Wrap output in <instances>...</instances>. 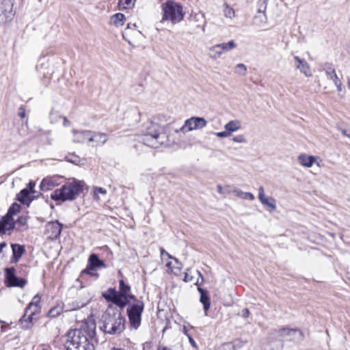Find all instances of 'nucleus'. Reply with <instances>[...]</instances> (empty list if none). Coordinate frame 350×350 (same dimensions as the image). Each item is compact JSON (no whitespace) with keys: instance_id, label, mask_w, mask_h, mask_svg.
<instances>
[{"instance_id":"obj_30","label":"nucleus","mask_w":350,"mask_h":350,"mask_svg":"<svg viewBox=\"0 0 350 350\" xmlns=\"http://www.w3.org/2000/svg\"><path fill=\"white\" fill-rule=\"evenodd\" d=\"M62 312L63 307L61 305H57L49 310L48 317L55 318L59 316Z\"/></svg>"},{"instance_id":"obj_18","label":"nucleus","mask_w":350,"mask_h":350,"mask_svg":"<svg viewBox=\"0 0 350 350\" xmlns=\"http://www.w3.org/2000/svg\"><path fill=\"white\" fill-rule=\"evenodd\" d=\"M84 133H85V135H86V138H87L86 141H88L89 142H98V140L97 139V137L103 138V140L101 142L102 144H105L108 140L107 135L104 133H100V132L96 133V132H93L92 131H89L88 132H86Z\"/></svg>"},{"instance_id":"obj_62","label":"nucleus","mask_w":350,"mask_h":350,"mask_svg":"<svg viewBox=\"0 0 350 350\" xmlns=\"http://www.w3.org/2000/svg\"><path fill=\"white\" fill-rule=\"evenodd\" d=\"M347 85H348V88L350 89V77H347Z\"/></svg>"},{"instance_id":"obj_4","label":"nucleus","mask_w":350,"mask_h":350,"mask_svg":"<svg viewBox=\"0 0 350 350\" xmlns=\"http://www.w3.org/2000/svg\"><path fill=\"white\" fill-rule=\"evenodd\" d=\"M21 206L16 202L13 203L7 213L0 219V236L11 234L15 228L13 217L20 212Z\"/></svg>"},{"instance_id":"obj_64","label":"nucleus","mask_w":350,"mask_h":350,"mask_svg":"<svg viewBox=\"0 0 350 350\" xmlns=\"http://www.w3.org/2000/svg\"><path fill=\"white\" fill-rule=\"evenodd\" d=\"M111 350H124V349H120V348L113 347V348L111 349Z\"/></svg>"},{"instance_id":"obj_21","label":"nucleus","mask_w":350,"mask_h":350,"mask_svg":"<svg viewBox=\"0 0 350 350\" xmlns=\"http://www.w3.org/2000/svg\"><path fill=\"white\" fill-rule=\"evenodd\" d=\"M298 161L302 166L310 167L316 161V158L314 156L301 154L298 157Z\"/></svg>"},{"instance_id":"obj_58","label":"nucleus","mask_w":350,"mask_h":350,"mask_svg":"<svg viewBox=\"0 0 350 350\" xmlns=\"http://www.w3.org/2000/svg\"><path fill=\"white\" fill-rule=\"evenodd\" d=\"M217 190L218 193H221V194L224 193V190H223V188H222V187H221L220 185H218L217 186Z\"/></svg>"},{"instance_id":"obj_61","label":"nucleus","mask_w":350,"mask_h":350,"mask_svg":"<svg viewBox=\"0 0 350 350\" xmlns=\"http://www.w3.org/2000/svg\"><path fill=\"white\" fill-rule=\"evenodd\" d=\"M69 124V121L66 117H64V125L67 126Z\"/></svg>"},{"instance_id":"obj_23","label":"nucleus","mask_w":350,"mask_h":350,"mask_svg":"<svg viewBox=\"0 0 350 350\" xmlns=\"http://www.w3.org/2000/svg\"><path fill=\"white\" fill-rule=\"evenodd\" d=\"M262 204L267 207L269 212H273L276 209L275 200L272 197H265L259 200Z\"/></svg>"},{"instance_id":"obj_43","label":"nucleus","mask_w":350,"mask_h":350,"mask_svg":"<svg viewBox=\"0 0 350 350\" xmlns=\"http://www.w3.org/2000/svg\"><path fill=\"white\" fill-rule=\"evenodd\" d=\"M183 333L188 337L190 344L193 347H197V345H196L195 340H193V338L191 337V336L189 333V329H183Z\"/></svg>"},{"instance_id":"obj_47","label":"nucleus","mask_w":350,"mask_h":350,"mask_svg":"<svg viewBox=\"0 0 350 350\" xmlns=\"http://www.w3.org/2000/svg\"><path fill=\"white\" fill-rule=\"evenodd\" d=\"M189 270L187 269V271H189ZM193 280V276L190 275L189 272H186L185 273V277H184V281L186 282H192Z\"/></svg>"},{"instance_id":"obj_39","label":"nucleus","mask_w":350,"mask_h":350,"mask_svg":"<svg viewBox=\"0 0 350 350\" xmlns=\"http://www.w3.org/2000/svg\"><path fill=\"white\" fill-rule=\"evenodd\" d=\"M247 67L243 64H238L236 66V72L240 75H245L246 74Z\"/></svg>"},{"instance_id":"obj_28","label":"nucleus","mask_w":350,"mask_h":350,"mask_svg":"<svg viewBox=\"0 0 350 350\" xmlns=\"http://www.w3.org/2000/svg\"><path fill=\"white\" fill-rule=\"evenodd\" d=\"M221 54L222 51L217 44H215L209 49L208 55L212 59H216L219 57Z\"/></svg>"},{"instance_id":"obj_33","label":"nucleus","mask_w":350,"mask_h":350,"mask_svg":"<svg viewBox=\"0 0 350 350\" xmlns=\"http://www.w3.org/2000/svg\"><path fill=\"white\" fill-rule=\"evenodd\" d=\"M217 45L219 46V48L221 49V51L222 52L232 50L234 48H236V46H237V44L234 40H230L227 43L224 42V43L218 44Z\"/></svg>"},{"instance_id":"obj_29","label":"nucleus","mask_w":350,"mask_h":350,"mask_svg":"<svg viewBox=\"0 0 350 350\" xmlns=\"http://www.w3.org/2000/svg\"><path fill=\"white\" fill-rule=\"evenodd\" d=\"M234 193L235 195L242 199L244 200H254V196L250 192H243L241 190L239 189H235L234 190Z\"/></svg>"},{"instance_id":"obj_46","label":"nucleus","mask_w":350,"mask_h":350,"mask_svg":"<svg viewBox=\"0 0 350 350\" xmlns=\"http://www.w3.org/2000/svg\"><path fill=\"white\" fill-rule=\"evenodd\" d=\"M196 273L198 275V278L197 281L196 282L195 284H196V285H201L204 282L203 275L201 273V272L198 271V270L196 271Z\"/></svg>"},{"instance_id":"obj_10","label":"nucleus","mask_w":350,"mask_h":350,"mask_svg":"<svg viewBox=\"0 0 350 350\" xmlns=\"http://www.w3.org/2000/svg\"><path fill=\"white\" fill-rule=\"evenodd\" d=\"M63 225L58 221L48 222L46 224L45 234L52 240L57 239L62 232Z\"/></svg>"},{"instance_id":"obj_54","label":"nucleus","mask_w":350,"mask_h":350,"mask_svg":"<svg viewBox=\"0 0 350 350\" xmlns=\"http://www.w3.org/2000/svg\"><path fill=\"white\" fill-rule=\"evenodd\" d=\"M103 332L109 334H116L118 329H101Z\"/></svg>"},{"instance_id":"obj_53","label":"nucleus","mask_w":350,"mask_h":350,"mask_svg":"<svg viewBox=\"0 0 350 350\" xmlns=\"http://www.w3.org/2000/svg\"><path fill=\"white\" fill-rule=\"evenodd\" d=\"M339 131L341 132V133L346 137H348L350 138V131L343 129H339Z\"/></svg>"},{"instance_id":"obj_19","label":"nucleus","mask_w":350,"mask_h":350,"mask_svg":"<svg viewBox=\"0 0 350 350\" xmlns=\"http://www.w3.org/2000/svg\"><path fill=\"white\" fill-rule=\"evenodd\" d=\"M30 194V189L24 188L17 194L16 199L22 204L29 205L32 201Z\"/></svg>"},{"instance_id":"obj_14","label":"nucleus","mask_w":350,"mask_h":350,"mask_svg":"<svg viewBox=\"0 0 350 350\" xmlns=\"http://www.w3.org/2000/svg\"><path fill=\"white\" fill-rule=\"evenodd\" d=\"M12 4L9 0H3L0 3V24L5 23L9 18L12 10Z\"/></svg>"},{"instance_id":"obj_51","label":"nucleus","mask_w":350,"mask_h":350,"mask_svg":"<svg viewBox=\"0 0 350 350\" xmlns=\"http://www.w3.org/2000/svg\"><path fill=\"white\" fill-rule=\"evenodd\" d=\"M34 187H35V183L32 181H30L28 185H27V187L26 188H28L29 189H30V193H34L35 191H34Z\"/></svg>"},{"instance_id":"obj_45","label":"nucleus","mask_w":350,"mask_h":350,"mask_svg":"<svg viewBox=\"0 0 350 350\" xmlns=\"http://www.w3.org/2000/svg\"><path fill=\"white\" fill-rule=\"evenodd\" d=\"M233 141L237 143H244L246 142L243 135H239L234 137Z\"/></svg>"},{"instance_id":"obj_3","label":"nucleus","mask_w":350,"mask_h":350,"mask_svg":"<svg viewBox=\"0 0 350 350\" xmlns=\"http://www.w3.org/2000/svg\"><path fill=\"white\" fill-rule=\"evenodd\" d=\"M162 12V21H169L172 24H176L183 20V6L174 1L169 0L163 3Z\"/></svg>"},{"instance_id":"obj_35","label":"nucleus","mask_w":350,"mask_h":350,"mask_svg":"<svg viewBox=\"0 0 350 350\" xmlns=\"http://www.w3.org/2000/svg\"><path fill=\"white\" fill-rule=\"evenodd\" d=\"M269 0H258L257 2V12L262 13L265 16V11L267 10Z\"/></svg>"},{"instance_id":"obj_40","label":"nucleus","mask_w":350,"mask_h":350,"mask_svg":"<svg viewBox=\"0 0 350 350\" xmlns=\"http://www.w3.org/2000/svg\"><path fill=\"white\" fill-rule=\"evenodd\" d=\"M15 225L18 224L21 226H24L27 224V217L25 215H21L18 217V219L14 221Z\"/></svg>"},{"instance_id":"obj_48","label":"nucleus","mask_w":350,"mask_h":350,"mask_svg":"<svg viewBox=\"0 0 350 350\" xmlns=\"http://www.w3.org/2000/svg\"><path fill=\"white\" fill-rule=\"evenodd\" d=\"M106 193H107L106 189H105L103 187H96L94 189V194H95V196H97L98 193L106 194Z\"/></svg>"},{"instance_id":"obj_13","label":"nucleus","mask_w":350,"mask_h":350,"mask_svg":"<svg viewBox=\"0 0 350 350\" xmlns=\"http://www.w3.org/2000/svg\"><path fill=\"white\" fill-rule=\"evenodd\" d=\"M323 70L325 71L327 77L333 81L338 91L340 92L342 90V82L338 79L333 64L331 63H326L324 66Z\"/></svg>"},{"instance_id":"obj_9","label":"nucleus","mask_w":350,"mask_h":350,"mask_svg":"<svg viewBox=\"0 0 350 350\" xmlns=\"http://www.w3.org/2000/svg\"><path fill=\"white\" fill-rule=\"evenodd\" d=\"M207 121L201 117H191L185 120L183 126L180 129L181 131L187 132L193 130L201 129L205 127Z\"/></svg>"},{"instance_id":"obj_42","label":"nucleus","mask_w":350,"mask_h":350,"mask_svg":"<svg viewBox=\"0 0 350 350\" xmlns=\"http://www.w3.org/2000/svg\"><path fill=\"white\" fill-rule=\"evenodd\" d=\"M215 350H233V345L230 342L224 343Z\"/></svg>"},{"instance_id":"obj_37","label":"nucleus","mask_w":350,"mask_h":350,"mask_svg":"<svg viewBox=\"0 0 350 350\" xmlns=\"http://www.w3.org/2000/svg\"><path fill=\"white\" fill-rule=\"evenodd\" d=\"M118 5L123 9L132 8L136 0H118Z\"/></svg>"},{"instance_id":"obj_49","label":"nucleus","mask_w":350,"mask_h":350,"mask_svg":"<svg viewBox=\"0 0 350 350\" xmlns=\"http://www.w3.org/2000/svg\"><path fill=\"white\" fill-rule=\"evenodd\" d=\"M215 135L219 137H228L230 134L228 131H227L226 130L225 131H221V132H218V133H216Z\"/></svg>"},{"instance_id":"obj_56","label":"nucleus","mask_w":350,"mask_h":350,"mask_svg":"<svg viewBox=\"0 0 350 350\" xmlns=\"http://www.w3.org/2000/svg\"><path fill=\"white\" fill-rule=\"evenodd\" d=\"M19 113H18V116L21 117V118H25V109L21 107L19 108Z\"/></svg>"},{"instance_id":"obj_34","label":"nucleus","mask_w":350,"mask_h":350,"mask_svg":"<svg viewBox=\"0 0 350 350\" xmlns=\"http://www.w3.org/2000/svg\"><path fill=\"white\" fill-rule=\"evenodd\" d=\"M65 159L72 164L80 165L81 159L75 153H70L65 157Z\"/></svg>"},{"instance_id":"obj_8","label":"nucleus","mask_w":350,"mask_h":350,"mask_svg":"<svg viewBox=\"0 0 350 350\" xmlns=\"http://www.w3.org/2000/svg\"><path fill=\"white\" fill-rule=\"evenodd\" d=\"M144 310V304H136L127 308V314L131 327L137 328L141 324V317Z\"/></svg>"},{"instance_id":"obj_11","label":"nucleus","mask_w":350,"mask_h":350,"mask_svg":"<svg viewBox=\"0 0 350 350\" xmlns=\"http://www.w3.org/2000/svg\"><path fill=\"white\" fill-rule=\"evenodd\" d=\"M103 297L107 301H111L121 309L126 306V302L122 301L119 296L118 292L114 288H110L107 291V293H103Z\"/></svg>"},{"instance_id":"obj_57","label":"nucleus","mask_w":350,"mask_h":350,"mask_svg":"<svg viewBox=\"0 0 350 350\" xmlns=\"http://www.w3.org/2000/svg\"><path fill=\"white\" fill-rule=\"evenodd\" d=\"M126 299L127 300L129 301V299H135V295H132V294H129V293H127V295H126Z\"/></svg>"},{"instance_id":"obj_12","label":"nucleus","mask_w":350,"mask_h":350,"mask_svg":"<svg viewBox=\"0 0 350 350\" xmlns=\"http://www.w3.org/2000/svg\"><path fill=\"white\" fill-rule=\"evenodd\" d=\"M63 178L59 176H53L44 178L40 185V187L42 191H46L53 189L55 187L60 185Z\"/></svg>"},{"instance_id":"obj_38","label":"nucleus","mask_w":350,"mask_h":350,"mask_svg":"<svg viewBox=\"0 0 350 350\" xmlns=\"http://www.w3.org/2000/svg\"><path fill=\"white\" fill-rule=\"evenodd\" d=\"M247 342V340L246 338H241L234 340L230 343L233 345V350H235L241 348Z\"/></svg>"},{"instance_id":"obj_26","label":"nucleus","mask_w":350,"mask_h":350,"mask_svg":"<svg viewBox=\"0 0 350 350\" xmlns=\"http://www.w3.org/2000/svg\"><path fill=\"white\" fill-rule=\"evenodd\" d=\"M90 299H86L85 300L78 299L73 301L69 308V310H76L80 308H82L87 306L90 303Z\"/></svg>"},{"instance_id":"obj_20","label":"nucleus","mask_w":350,"mask_h":350,"mask_svg":"<svg viewBox=\"0 0 350 350\" xmlns=\"http://www.w3.org/2000/svg\"><path fill=\"white\" fill-rule=\"evenodd\" d=\"M198 291L200 294V301L203 304L204 310L206 311L210 308L211 304L208 292L201 287H198Z\"/></svg>"},{"instance_id":"obj_15","label":"nucleus","mask_w":350,"mask_h":350,"mask_svg":"<svg viewBox=\"0 0 350 350\" xmlns=\"http://www.w3.org/2000/svg\"><path fill=\"white\" fill-rule=\"evenodd\" d=\"M293 58L294 60L295 61L296 68L299 70V71L301 73H303L306 77H311L312 72L308 63L305 59H301L297 55H295Z\"/></svg>"},{"instance_id":"obj_41","label":"nucleus","mask_w":350,"mask_h":350,"mask_svg":"<svg viewBox=\"0 0 350 350\" xmlns=\"http://www.w3.org/2000/svg\"><path fill=\"white\" fill-rule=\"evenodd\" d=\"M85 324L87 325V328H91V327L96 328V323L93 316H90L87 319Z\"/></svg>"},{"instance_id":"obj_50","label":"nucleus","mask_w":350,"mask_h":350,"mask_svg":"<svg viewBox=\"0 0 350 350\" xmlns=\"http://www.w3.org/2000/svg\"><path fill=\"white\" fill-rule=\"evenodd\" d=\"M266 197L265 195V191H264V188L262 186H260L259 188H258V198L259 200L260 199H262L263 198Z\"/></svg>"},{"instance_id":"obj_16","label":"nucleus","mask_w":350,"mask_h":350,"mask_svg":"<svg viewBox=\"0 0 350 350\" xmlns=\"http://www.w3.org/2000/svg\"><path fill=\"white\" fill-rule=\"evenodd\" d=\"M105 267V264L103 260L98 258V256L96 254H92L88 258V265L86 267V271L88 269H96Z\"/></svg>"},{"instance_id":"obj_44","label":"nucleus","mask_w":350,"mask_h":350,"mask_svg":"<svg viewBox=\"0 0 350 350\" xmlns=\"http://www.w3.org/2000/svg\"><path fill=\"white\" fill-rule=\"evenodd\" d=\"M161 256L163 257L166 256L168 258L173 259L176 262H178V260L172 256H171L168 252H167L163 248H161Z\"/></svg>"},{"instance_id":"obj_59","label":"nucleus","mask_w":350,"mask_h":350,"mask_svg":"<svg viewBox=\"0 0 350 350\" xmlns=\"http://www.w3.org/2000/svg\"><path fill=\"white\" fill-rule=\"evenodd\" d=\"M5 247H7V243L5 242L0 243V254L2 252L3 249Z\"/></svg>"},{"instance_id":"obj_25","label":"nucleus","mask_w":350,"mask_h":350,"mask_svg":"<svg viewBox=\"0 0 350 350\" xmlns=\"http://www.w3.org/2000/svg\"><path fill=\"white\" fill-rule=\"evenodd\" d=\"M224 128L230 134L241 128V122L239 120H231L225 124Z\"/></svg>"},{"instance_id":"obj_1","label":"nucleus","mask_w":350,"mask_h":350,"mask_svg":"<svg viewBox=\"0 0 350 350\" xmlns=\"http://www.w3.org/2000/svg\"><path fill=\"white\" fill-rule=\"evenodd\" d=\"M143 132L140 142L147 146L157 148L168 141V137L164 129L152 120L148 121L144 124Z\"/></svg>"},{"instance_id":"obj_36","label":"nucleus","mask_w":350,"mask_h":350,"mask_svg":"<svg viewBox=\"0 0 350 350\" xmlns=\"http://www.w3.org/2000/svg\"><path fill=\"white\" fill-rule=\"evenodd\" d=\"M224 14L226 18H232L235 16V12L233 8H230L228 4H224L223 10Z\"/></svg>"},{"instance_id":"obj_32","label":"nucleus","mask_w":350,"mask_h":350,"mask_svg":"<svg viewBox=\"0 0 350 350\" xmlns=\"http://www.w3.org/2000/svg\"><path fill=\"white\" fill-rule=\"evenodd\" d=\"M287 334L289 336H293V339L299 341L304 338L303 333L301 329H288Z\"/></svg>"},{"instance_id":"obj_6","label":"nucleus","mask_w":350,"mask_h":350,"mask_svg":"<svg viewBox=\"0 0 350 350\" xmlns=\"http://www.w3.org/2000/svg\"><path fill=\"white\" fill-rule=\"evenodd\" d=\"M5 271V284L8 287L24 288L27 284L25 278L18 276L16 269L14 267H7Z\"/></svg>"},{"instance_id":"obj_27","label":"nucleus","mask_w":350,"mask_h":350,"mask_svg":"<svg viewBox=\"0 0 350 350\" xmlns=\"http://www.w3.org/2000/svg\"><path fill=\"white\" fill-rule=\"evenodd\" d=\"M66 350H94V346L91 342H86V344H83V345H76V346H66Z\"/></svg>"},{"instance_id":"obj_52","label":"nucleus","mask_w":350,"mask_h":350,"mask_svg":"<svg viewBox=\"0 0 350 350\" xmlns=\"http://www.w3.org/2000/svg\"><path fill=\"white\" fill-rule=\"evenodd\" d=\"M250 311L247 308H244L241 310V315L245 318L249 317Z\"/></svg>"},{"instance_id":"obj_24","label":"nucleus","mask_w":350,"mask_h":350,"mask_svg":"<svg viewBox=\"0 0 350 350\" xmlns=\"http://www.w3.org/2000/svg\"><path fill=\"white\" fill-rule=\"evenodd\" d=\"M89 131H78L77 130H73L72 133L74 134L73 141L75 143H84L86 140V135L84 133L88 132Z\"/></svg>"},{"instance_id":"obj_31","label":"nucleus","mask_w":350,"mask_h":350,"mask_svg":"<svg viewBox=\"0 0 350 350\" xmlns=\"http://www.w3.org/2000/svg\"><path fill=\"white\" fill-rule=\"evenodd\" d=\"M124 20H125V16L122 13H116L111 18L112 23L116 26L122 25L123 21Z\"/></svg>"},{"instance_id":"obj_5","label":"nucleus","mask_w":350,"mask_h":350,"mask_svg":"<svg viewBox=\"0 0 350 350\" xmlns=\"http://www.w3.org/2000/svg\"><path fill=\"white\" fill-rule=\"evenodd\" d=\"M40 300L41 298L38 294L36 295L31 299V302L28 304L27 308H25V314L21 319L20 321L23 324L24 322H28L30 325H24L27 328H29L30 326H33V316L38 314L40 312L41 306H40Z\"/></svg>"},{"instance_id":"obj_55","label":"nucleus","mask_w":350,"mask_h":350,"mask_svg":"<svg viewBox=\"0 0 350 350\" xmlns=\"http://www.w3.org/2000/svg\"><path fill=\"white\" fill-rule=\"evenodd\" d=\"M94 269H88V271H86V269H85L83 271V273H86L92 276H98V273H94L92 272V271H93Z\"/></svg>"},{"instance_id":"obj_17","label":"nucleus","mask_w":350,"mask_h":350,"mask_svg":"<svg viewBox=\"0 0 350 350\" xmlns=\"http://www.w3.org/2000/svg\"><path fill=\"white\" fill-rule=\"evenodd\" d=\"M11 247L12 250V256L11 258V262L12 263H16L25 253V247L22 245L17 243L12 244Z\"/></svg>"},{"instance_id":"obj_2","label":"nucleus","mask_w":350,"mask_h":350,"mask_svg":"<svg viewBox=\"0 0 350 350\" xmlns=\"http://www.w3.org/2000/svg\"><path fill=\"white\" fill-rule=\"evenodd\" d=\"M83 189L82 182L75 180L55 189L51 193V198L55 201L73 200L82 193Z\"/></svg>"},{"instance_id":"obj_7","label":"nucleus","mask_w":350,"mask_h":350,"mask_svg":"<svg viewBox=\"0 0 350 350\" xmlns=\"http://www.w3.org/2000/svg\"><path fill=\"white\" fill-rule=\"evenodd\" d=\"M85 329H69L66 336L68 338L66 342V347L76 345H83L86 342H90L85 334Z\"/></svg>"},{"instance_id":"obj_63","label":"nucleus","mask_w":350,"mask_h":350,"mask_svg":"<svg viewBox=\"0 0 350 350\" xmlns=\"http://www.w3.org/2000/svg\"><path fill=\"white\" fill-rule=\"evenodd\" d=\"M171 265H172V262H168L167 264H166V267L170 268L171 267Z\"/></svg>"},{"instance_id":"obj_60","label":"nucleus","mask_w":350,"mask_h":350,"mask_svg":"<svg viewBox=\"0 0 350 350\" xmlns=\"http://www.w3.org/2000/svg\"><path fill=\"white\" fill-rule=\"evenodd\" d=\"M89 332H88V335L91 337H92L94 334H95V331L96 329H88Z\"/></svg>"},{"instance_id":"obj_22","label":"nucleus","mask_w":350,"mask_h":350,"mask_svg":"<svg viewBox=\"0 0 350 350\" xmlns=\"http://www.w3.org/2000/svg\"><path fill=\"white\" fill-rule=\"evenodd\" d=\"M131 291V286H129L128 284H126L124 280H121L120 281V286H119V296L120 298V299H122V301H126V305H128L129 304V300H127L126 299V295H127V293H129V291Z\"/></svg>"}]
</instances>
